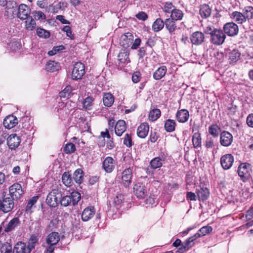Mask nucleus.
I'll list each match as a JSON object with an SVG mask.
<instances>
[{"mask_svg": "<svg viewBox=\"0 0 253 253\" xmlns=\"http://www.w3.org/2000/svg\"><path fill=\"white\" fill-rule=\"evenodd\" d=\"M75 150L76 147L75 144L71 143V142L67 143L64 148V151L66 154H71L74 152Z\"/></svg>", "mask_w": 253, "mask_h": 253, "instance_id": "nucleus-51", "label": "nucleus"}, {"mask_svg": "<svg viewBox=\"0 0 253 253\" xmlns=\"http://www.w3.org/2000/svg\"><path fill=\"white\" fill-rule=\"evenodd\" d=\"M171 19L174 21L181 20L184 15L183 12L177 8H174L170 13Z\"/></svg>", "mask_w": 253, "mask_h": 253, "instance_id": "nucleus-35", "label": "nucleus"}, {"mask_svg": "<svg viewBox=\"0 0 253 253\" xmlns=\"http://www.w3.org/2000/svg\"><path fill=\"white\" fill-rule=\"evenodd\" d=\"M132 178V169L130 168L125 169L122 173V181L125 187H129L131 183Z\"/></svg>", "mask_w": 253, "mask_h": 253, "instance_id": "nucleus-10", "label": "nucleus"}, {"mask_svg": "<svg viewBox=\"0 0 253 253\" xmlns=\"http://www.w3.org/2000/svg\"><path fill=\"white\" fill-rule=\"evenodd\" d=\"M224 33L228 36L233 37L237 35L239 32L238 25L234 22L226 23L223 26Z\"/></svg>", "mask_w": 253, "mask_h": 253, "instance_id": "nucleus-9", "label": "nucleus"}, {"mask_svg": "<svg viewBox=\"0 0 253 253\" xmlns=\"http://www.w3.org/2000/svg\"><path fill=\"white\" fill-rule=\"evenodd\" d=\"M133 40V36L130 33H126L121 37L120 44L125 48L129 47Z\"/></svg>", "mask_w": 253, "mask_h": 253, "instance_id": "nucleus-14", "label": "nucleus"}, {"mask_svg": "<svg viewBox=\"0 0 253 253\" xmlns=\"http://www.w3.org/2000/svg\"><path fill=\"white\" fill-rule=\"evenodd\" d=\"M123 142L124 145H125L126 146L128 147H131L132 145V141L131 136L128 133L126 134L124 138Z\"/></svg>", "mask_w": 253, "mask_h": 253, "instance_id": "nucleus-59", "label": "nucleus"}, {"mask_svg": "<svg viewBox=\"0 0 253 253\" xmlns=\"http://www.w3.org/2000/svg\"><path fill=\"white\" fill-rule=\"evenodd\" d=\"M231 18L238 24H243L246 22V19L243 12L239 11H233L230 15Z\"/></svg>", "mask_w": 253, "mask_h": 253, "instance_id": "nucleus-24", "label": "nucleus"}, {"mask_svg": "<svg viewBox=\"0 0 253 253\" xmlns=\"http://www.w3.org/2000/svg\"><path fill=\"white\" fill-rule=\"evenodd\" d=\"M25 28L28 31H32L36 27V21L31 18L25 19Z\"/></svg>", "mask_w": 253, "mask_h": 253, "instance_id": "nucleus-40", "label": "nucleus"}, {"mask_svg": "<svg viewBox=\"0 0 253 253\" xmlns=\"http://www.w3.org/2000/svg\"><path fill=\"white\" fill-rule=\"evenodd\" d=\"M167 72L166 66H162L158 68L153 73V77L156 80H159L163 78Z\"/></svg>", "mask_w": 253, "mask_h": 253, "instance_id": "nucleus-27", "label": "nucleus"}, {"mask_svg": "<svg viewBox=\"0 0 253 253\" xmlns=\"http://www.w3.org/2000/svg\"><path fill=\"white\" fill-rule=\"evenodd\" d=\"M135 195L139 198H144L147 193V190L142 183H137L133 186Z\"/></svg>", "mask_w": 253, "mask_h": 253, "instance_id": "nucleus-15", "label": "nucleus"}, {"mask_svg": "<svg viewBox=\"0 0 253 253\" xmlns=\"http://www.w3.org/2000/svg\"><path fill=\"white\" fill-rule=\"evenodd\" d=\"M176 123L174 120L168 119L165 123V129L167 132H171L175 130Z\"/></svg>", "mask_w": 253, "mask_h": 253, "instance_id": "nucleus-34", "label": "nucleus"}, {"mask_svg": "<svg viewBox=\"0 0 253 253\" xmlns=\"http://www.w3.org/2000/svg\"><path fill=\"white\" fill-rule=\"evenodd\" d=\"M60 241V235L58 232H52L46 237V242L47 244L56 245Z\"/></svg>", "mask_w": 253, "mask_h": 253, "instance_id": "nucleus-26", "label": "nucleus"}, {"mask_svg": "<svg viewBox=\"0 0 253 253\" xmlns=\"http://www.w3.org/2000/svg\"><path fill=\"white\" fill-rule=\"evenodd\" d=\"M233 141V136L230 132L224 131L220 134V142L224 146L230 145Z\"/></svg>", "mask_w": 253, "mask_h": 253, "instance_id": "nucleus-13", "label": "nucleus"}, {"mask_svg": "<svg viewBox=\"0 0 253 253\" xmlns=\"http://www.w3.org/2000/svg\"><path fill=\"white\" fill-rule=\"evenodd\" d=\"M124 196L122 194H118L114 199V204L116 207L121 206L124 202Z\"/></svg>", "mask_w": 253, "mask_h": 253, "instance_id": "nucleus-55", "label": "nucleus"}, {"mask_svg": "<svg viewBox=\"0 0 253 253\" xmlns=\"http://www.w3.org/2000/svg\"><path fill=\"white\" fill-rule=\"evenodd\" d=\"M9 192L11 197L15 200L19 199L24 193L21 185L18 183H14L10 186Z\"/></svg>", "mask_w": 253, "mask_h": 253, "instance_id": "nucleus-6", "label": "nucleus"}, {"mask_svg": "<svg viewBox=\"0 0 253 253\" xmlns=\"http://www.w3.org/2000/svg\"><path fill=\"white\" fill-rule=\"evenodd\" d=\"M14 200L11 197H6L0 200V211L4 213L11 211L14 208Z\"/></svg>", "mask_w": 253, "mask_h": 253, "instance_id": "nucleus-7", "label": "nucleus"}, {"mask_svg": "<svg viewBox=\"0 0 253 253\" xmlns=\"http://www.w3.org/2000/svg\"><path fill=\"white\" fill-rule=\"evenodd\" d=\"M62 180L63 184L66 186L70 187L72 185V178L69 172H65L62 176Z\"/></svg>", "mask_w": 253, "mask_h": 253, "instance_id": "nucleus-43", "label": "nucleus"}, {"mask_svg": "<svg viewBox=\"0 0 253 253\" xmlns=\"http://www.w3.org/2000/svg\"><path fill=\"white\" fill-rule=\"evenodd\" d=\"M75 106V102L68 101L65 104L63 102L59 103L57 107L58 115L61 119L66 118L73 110Z\"/></svg>", "mask_w": 253, "mask_h": 253, "instance_id": "nucleus-1", "label": "nucleus"}, {"mask_svg": "<svg viewBox=\"0 0 253 253\" xmlns=\"http://www.w3.org/2000/svg\"><path fill=\"white\" fill-rule=\"evenodd\" d=\"M9 46L13 51H16L21 48V45L18 42H12L9 43Z\"/></svg>", "mask_w": 253, "mask_h": 253, "instance_id": "nucleus-61", "label": "nucleus"}, {"mask_svg": "<svg viewBox=\"0 0 253 253\" xmlns=\"http://www.w3.org/2000/svg\"><path fill=\"white\" fill-rule=\"evenodd\" d=\"M18 123L17 118L13 115L6 117L3 120V126L7 129H11L15 126Z\"/></svg>", "mask_w": 253, "mask_h": 253, "instance_id": "nucleus-19", "label": "nucleus"}, {"mask_svg": "<svg viewBox=\"0 0 253 253\" xmlns=\"http://www.w3.org/2000/svg\"><path fill=\"white\" fill-rule=\"evenodd\" d=\"M60 65L54 61H49L46 64V70L48 72H53L58 70Z\"/></svg>", "mask_w": 253, "mask_h": 253, "instance_id": "nucleus-33", "label": "nucleus"}, {"mask_svg": "<svg viewBox=\"0 0 253 253\" xmlns=\"http://www.w3.org/2000/svg\"><path fill=\"white\" fill-rule=\"evenodd\" d=\"M149 130V126L147 123L141 124L137 129L138 136L141 138H144L148 135Z\"/></svg>", "mask_w": 253, "mask_h": 253, "instance_id": "nucleus-20", "label": "nucleus"}, {"mask_svg": "<svg viewBox=\"0 0 253 253\" xmlns=\"http://www.w3.org/2000/svg\"><path fill=\"white\" fill-rule=\"evenodd\" d=\"M241 53L238 50L234 49L228 54V60L230 64H235L240 59Z\"/></svg>", "mask_w": 253, "mask_h": 253, "instance_id": "nucleus-28", "label": "nucleus"}, {"mask_svg": "<svg viewBox=\"0 0 253 253\" xmlns=\"http://www.w3.org/2000/svg\"><path fill=\"white\" fill-rule=\"evenodd\" d=\"M114 102V97L110 93H104L103 97V102L106 107H111Z\"/></svg>", "mask_w": 253, "mask_h": 253, "instance_id": "nucleus-31", "label": "nucleus"}, {"mask_svg": "<svg viewBox=\"0 0 253 253\" xmlns=\"http://www.w3.org/2000/svg\"><path fill=\"white\" fill-rule=\"evenodd\" d=\"M162 159H152L150 162L151 168L154 169L160 168L162 166Z\"/></svg>", "mask_w": 253, "mask_h": 253, "instance_id": "nucleus-57", "label": "nucleus"}, {"mask_svg": "<svg viewBox=\"0 0 253 253\" xmlns=\"http://www.w3.org/2000/svg\"><path fill=\"white\" fill-rule=\"evenodd\" d=\"M219 130V127L215 124L211 125L209 128V132L210 134L214 137L218 136Z\"/></svg>", "mask_w": 253, "mask_h": 253, "instance_id": "nucleus-47", "label": "nucleus"}, {"mask_svg": "<svg viewBox=\"0 0 253 253\" xmlns=\"http://www.w3.org/2000/svg\"><path fill=\"white\" fill-rule=\"evenodd\" d=\"M166 28L169 31V33L172 35L174 34V31L176 29V26L175 21L170 18H167L165 22Z\"/></svg>", "mask_w": 253, "mask_h": 253, "instance_id": "nucleus-30", "label": "nucleus"}, {"mask_svg": "<svg viewBox=\"0 0 253 253\" xmlns=\"http://www.w3.org/2000/svg\"><path fill=\"white\" fill-rule=\"evenodd\" d=\"M200 13L202 17L207 18L211 15V9L208 4H203L201 6Z\"/></svg>", "mask_w": 253, "mask_h": 253, "instance_id": "nucleus-37", "label": "nucleus"}, {"mask_svg": "<svg viewBox=\"0 0 253 253\" xmlns=\"http://www.w3.org/2000/svg\"><path fill=\"white\" fill-rule=\"evenodd\" d=\"M205 146L207 148H214L215 146L214 139L211 137H208L205 142Z\"/></svg>", "mask_w": 253, "mask_h": 253, "instance_id": "nucleus-58", "label": "nucleus"}, {"mask_svg": "<svg viewBox=\"0 0 253 253\" xmlns=\"http://www.w3.org/2000/svg\"><path fill=\"white\" fill-rule=\"evenodd\" d=\"M225 38L224 32L221 30L216 29L211 36V42L214 44L219 45L224 42Z\"/></svg>", "mask_w": 253, "mask_h": 253, "instance_id": "nucleus-4", "label": "nucleus"}, {"mask_svg": "<svg viewBox=\"0 0 253 253\" xmlns=\"http://www.w3.org/2000/svg\"><path fill=\"white\" fill-rule=\"evenodd\" d=\"M21 142L20 137L16 134H11L7 140V145L11 149H14L17 148Z\"/></svg>", "mask_w": 253, "mask_h": 253, "instance_id": "nucleus-12", "label": "nucleus"}, {"mask_svg": "<svg viewBox=\"0 0 253 253\" xmlns=\"http://www.w3.org/2000/svg\"><path fill=\"white\" fill-rule=\"evenodd\" d=\"M12 247L8 243H5L1 245L0 248L1 253H11Z\"/></svg>", "mask_w": 253, "mask_h": 253, "instance_id": "nucleus-56", "label": "nucleus"}, {"mask_svg": "<svg viewBox=\"0 0 253 253\" xmlns=\"http://www.w3.org/2000/svg\"><path fill=\"white\" fill-rule=\"evenodd\" d=\"M59 203L62 206L67 207L72 203L71 199H70L69 196H65L63 197H62L59 200Z\"/></svg>", "mask_w": 253, "mask_h": 253, "instance_id": "nucleus-53", "label": "nucleus"}, {"mask_svg": "<svg viewBox=\"0 0 253 253\" xmlns=\"http://www.w3.org/2000/svg\"><path fill=\"white\" fill-rule=\"evenodd\" d=\"M199 235H195V234L190 237L185 242L182 243L181 247H180L177 252L178 253H184L186 251L189 250L195 244L194 241L198 239L197 237Z\"/></svg>", "mask_w": 253, "mask_h": 253, "instance_id": "nucleus-8", "label": "nucleus"}, {"mask_svg": "<svg viewBox=\"0 0 253 253\" xmlns=\"http://www.w3.org/2000/svg\"><path fill=\"white\" fill-rule=\"evenodd\" d=\"M146 203L149 205L155 206L158 204V201L156 198L150 196L146 200Z\"/></svg>", "mask_w": 253, "mask_h": 253, "instance_id": "nucleus-63", "label": "nucleus"}, {"mask_svg": "<svg viewBox=\"0 0 253 253\" xmlns=\"http://www.w3.org/2000/svg\"><path fill=\"white\" fill-rule=\"evenodd\" d=\"M84 171L81 169H78L75 170L73 174V179L78 184H81L84 179Z\"/></svg>", "mask_w": 253, "mask_h": 253, "instance_id": "nucleus-32", "label": "nucleus"}, {"mask_svg": "<svg viewBox=\"0 0 253 253\" xmlns=\"http://www.w3.org/2000/svg\"><path fill=\"white\" fill-rule=\"evenodd\" d=\"M175 8L174 6L170 2H166L164 3L163 9L165 12L171 13L173 9Z\"/></svg>", "mask_w": 253, "mask_h": 253, "instance_id": "nucleus-54", "label": "nucleus"}, {"mask_svg": "<svg viewBox=\"0 0 253 253\" xmlns=\"http://www.w3.org/2000/svg\"><path fill=\"white\" fill-rule=\"evenodd\" d=\"M115 133L117 136H120L126 130V122L124 120L118 121L115 126Z\"/></svg>", "mask_w": 253, "mask_h": 253, "instance_id": "nucleus-25", "label": "nucleus"}, {"mask_svg": "<svg viewBox=\"0 0 253 253\" xmlns=\"http://www.w3.org/2000/svg\"><path fill=\"white\" fill-rule=\"evenodd\" d=\"M161 111L158 109H153L149 114V119L151 121L157 120L161 116Z\"/></svg>", "mask_w": 253, "mask_h": 253, "instance_id": "nucleus-44", "label": "nucleus"}, {"mask_svg": "<svg viewBox=\"0 0 253 253\" xmlns=\"http://www.w3.org/2000/svg\"><path fill=\"white\" fill-rule=\"evenodd\" d=\"M61 197V191L58 189H54L47 195L46 203L49 206L55 208L58 206Z\"/></svg>", "mask_w": 253, "mask_h": 253, "instance_id": "nucleus-2", "label": "nucleus"}, {"mask_svg": "<svg viewBox=\"0 0 253 253\" xmlns=\"http://www.w3.org/2000/svg\"><path fill=\"white\" fill-rule=\"evenodd\" d=\"M37 34L39 37L45 39L50 36V33L48 31L41 28H37Z\"/></svg>", "mask_w": 253, "mask_h": 253, "instance_id": "nucleus-50", "label": "nucleus"}, {"mask_svg": "<svg viewBox=\"0 0 253 253\" xmlns=\"http://www.w3.org/2000/svg\"><path fill=\"white\" fill-rule=\"evenodd\" d=\"M38 241V239L36 236L32 235L31 237L28 242V245L27 246V247L28 248L30 252H31L32 250L35 248Z\"/></svg>", "mask_w": 253, "mask_h": 253, "instance_id": "nucleus-49", "label": "nucleus"}, {"mask_svg": "<svg viewBox=\"0 0 253 253\" xmlns=\"http://www.w3.org/2000/svg\"><path fill=\"white\" fill-rule=\"evenodd\" d=\"M165 23L161 18H157L152 25V30L157 32L161 31L164 26Z\"/></svg>", "mask_w": 253, "mask_h": 253, "instance_id": "nucleus-38", "label": "nucleus"}, {"mask_svg": "<svg viewBox=\"0 0 253 253\" xmlns=\"http://www.w3.org/2000/svg\"><path fill=\"white\" fill-rule=\"evenodd\" d=\"M197 195L200 200H206L209 196V189L206 187L200 188L196 191Z\"/></svg>", "mask_w": 253, "mask_h": 253, "instance_id": "nucleus-29", "label": "nucleus"}, {"mask_svg": "<svg viewBox=\"0 0 253 253\" xmlns=\"http://www.w3.org/2000/svg\"><path fill=\"white\" fill-rule=\"evenodd\" d=\"M116 162L114 159H104L102 167L107 173L111 172L115 169Z\"/></svg>", "mask_w": 253, "mask_h": 253, "instance_id": "nucleus-21", "label": "nucleus"}, {"mask_svg": "<svg viewBox=\"0 0 253 253\" xmlns=\"http://www.w3.org/2000/svg\"><path fill=\"white\" fill-rule=\"evenodd\" d=\"M64 49V46L62 45L55 46L54 47L52 50L49 51L48 52V54L49 56H52L56 54L59 51L63 50Z\"/></svg>", "mask_w": 253, "mask_h": 253, "instance_id": "nucleus-60", "label": "nucleus"}, {"mask_svg": "<svg viewBox=\"0 0 253 253\" xmlns=\"http://www.w3.org/2000/svg\"><path fill=\"white\" fill-rule=\"evenodd\" d=\"M205 39L204 34L199 31L194 32L191 36L190 40L192 44L199 45L203 42Z\"/></svg>", "mask_w": 253, "mask_h": 253, "instance_id": "nucleus-16", "label": "nucleus"}, {"mask_svg": "<svg viewBox=\"0 0 253 253\" xmlns=\"http://www.w3.org/2000/svg\"><path fill=\"white\" fill-rule=\"evenodd\" d=\"M69 197L71 199V203L73 206L77 205L81 199V194L76 191L72 192Z\"/></svg>", "mask_w": 253, "mask_h": 253, "instance_id": "nucleus-41", "label": "nucleus"}, {"mask_svg": "<svg viewBox=\"0 0 253 253\" xmlns=\"http://www.w3.org/2000/svg\"><path fill=\"white\" fill-rule=\"evenodd\" d=\"M84 73V65L81 62L76 63L72 72V79L76 80L81 79Z\"/></svg>", "mask_w": 253, "mask_h": 253, "instance_id": "nucleus-5", "label": "nucleus"}, {"mask_svg": "<svg viewBox=\"0 0 253 253\" xmlns=\"http://www.w3.org/2000/svg\"><path fill=\"white\" fill-rule=\"evenodd\" d=\"M192 142L195 148H198L201 146V134L199 132H195L193 134Z\"/></svg>", "mask_w": 253, "mask_h": 253, "instance_id": "nucleus-42", "label": "nucleus"}, {"mask_svg": "<svg viewBox=\"0 0 253 253\" xmlns=\"http://www.w3.org/2000/svg\"><path fill=\"white\" fill-rule=\"evenodd\" d=\"M95 210L93 206L86 207L82 214V219L84 221H87L91 219L95 214Z\"/></svg>", "mask_w": 253, "mask_h": 253, "instance_id": "nucleus-18", "label": "nucleus"}, {"mask_svg": "<svg viewBox=\"0 0 253 253\" xmlns=\"http://www.w3.org/2000/svg\"><path fill=\"white\" fill-rule=\"evenodd\" d=\"M62 30L63 32L66 33L67 37H69L71 39L74 38V36L72 34L71 27L69 26H65L63 28Z\"/></svg>", "mask_w": 253, "mask_h": 253, "instance_id": "nucleus-62", "label": "nucleus"}, {"mask_svg": "<svg viewBox=\"0 0 253 253\" xmlns=\"http://www.w3.org/2000/svg\"><path fill=\"white\" fill-rule=\"evenodd\" d=\"M31 13V9L29 7L25 4L19 5L17 12V17L21 20L27 19Z\"/></svg>", "mask_w": 253, "mask_h": 253, "instance_id": "nucleus-11", "label": "nucleus"}, {"mask_svg": "<svg viewBox=\"0 0 253 253\" xmlns=\"http://www.w3.org/2000/svg\"><path fill=\"white\" fill-rule=\"evenodd\" d=\"M189 118V111L184 109L178 110L176 114V119L177 121L181 123L187 122Z\"/></svg>", "mask_w": 253, "mask_h": 253, "instance_id": "nucleus-17", "label": "nucleus"}, {"mask_svg": "<svg viewBox=\"0 0 253 253\" xmlns=\"http://www.w3.org/2000/svg\"><path fill=\"white\" fill-rule=\"evenodd\" d=\"M243 13L246 20L253 19V7L251 6H245L243 9Z\"/></svg>", "mask_w": 253, "mask_h": 253, "instance_id": "nucleus-39", "label": "nucleus"}, {"mask_svg": "<svg viewBox=\"0 0 253 253\" xmlns=\"http://www.w3.org/2000/svg\"><path fill=\"white\" fill-rule=\"evenodd\" d=\"M20 222L18 217H16L12 218L5 227L4 232L8 233L14 230L19 225Z\"/></svg>", "mask_w": 253, "mask_h": 253, "instance_id": "nucleus-22", "label": "nucleus"}, {"mask_svg": "<svg viewBox=\"0 0 253 253\" xmlns=\"http://www.w3.org/2000/svg\"><path fill=\"white\" fill-rule=\"evenodd\" d=\"M94 99L93 97L88 96L84 99L83 102V107L86 110H91L93 104Z\"/></svg>", "mask_w": 253, "mask_h": 253, "instance_id": "nucleus-45", "label": "nucleus"}, {"mask_svg": "<svg viewBox=\"0 0 253 253\" xmlns=\"http://www.w3.org/2000/svg\"><path fill=\"white\" fill-rule=\"evenodd\" d=\"M118 57L121 62H125L128 58V54L126 52H120Z\"/></svg>", "mask_w": 253, "mask_h": 253, "instance_id": "nucleus-64", "label": "nucleus"}, {"mask_svg": "<svg viewBox=\"0 0 253 253\" xmlns=\"http://www.w3.org/2000/svg\"><path fill=\"white\" fill-rule=\"evenodd\" d=\"M39 197L36 196L32 197L28 202L26 206V211L27 212L31 211L33 206L37 202Z\"/></svg>", "mask_w": 253, "mask_h": 253, "instance_id": "nucleus-52", "label": "nucleus"}, {"mask_svg": "<svg viewBox=\"0 0 253 253\" xmlns=\"http://www.w3.org/2000/svg\"><path fill=\"white\" fill-rule=\"evenodd\" d=\"M212 231V228L209 225L203 226L201 228L198 232L195 234V235H199L198 238L210 234Z\"/></svg>", "mask_w": 253, "mask_h": 253, "instance_id": "nucleus-36", "label": "nucleus"}, {"mask_svg": "<svg viewBox=\"0 0 253 253\" xmlns=\"http://www.w3.org/2000/svg\"><path fill=\"white\" fill-rule=\"evenodd\" d=\"M72 90V87L70 85H68L59 93V95L62 98H68L71 96Z\"/></svg>", "mask_w": 253, "mask_h": 253, "instance_id": "nucleus-46", "label": "nucleus"}, {"mask_svg": "<svg viewBox=\"0 0 253 253\" xmlns=\"http://www.w3.org/2000/svg\"><path fill=\"white\" fill-rule=\"evenodd\" d=\"M250 170L251 165L248 163H241L238 167V173L243 182L248 180L250 175Z\"/></svg>", "mask_w": 253, "mask_h": 253, "instance_id": "nucleus-3", "label": "nucleus"}, {"mask_svg": "<svg viewBox=\"0 0 253 253\" xmlns=\"http://www.w3.org/2000/svg\"><path fill=\"white\" fill-rule=\"evenodd\" d=\"M234 159H220V164L224 169H228L231 168Z\"/></svg>", "mask_w": 253, "mask_h": 253, "instance_id": "nucleus-48", "label": "nucleus"}, {"mask_svg": "<svg viewBox=\"0 0 253 253\" xmlns=\"http://www.w3.org/2000/svg\"><path fill=\"white\" fill-rule=\"evenodd\" d=\"M12 253H30L25 243L18 242L14 247Z\"/></svg>", "mask_w": 253, "mask_h": 253, "instance_id": "nucleus-23", "label": "nucleus"}]
</instances>
